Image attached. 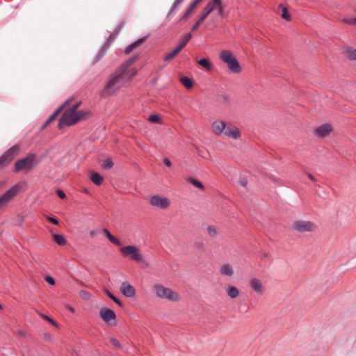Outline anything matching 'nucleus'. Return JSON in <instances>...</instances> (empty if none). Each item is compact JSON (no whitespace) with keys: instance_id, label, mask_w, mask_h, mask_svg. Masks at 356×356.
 <instances>
[{"instance_id":"4be33fe9","label":"nucleus","mask_w":356,"mask_h":356,"mask_svg":"<svg viewBox=\"0 0 356 356\" xmlns=\"http://www.w3.org/2000/svg\"><path fill=\"white\" fill-rule=\"evenodd\" d=\"M277 13L286 21L291 20V15L288 13L287 8L283 5H280L277 8Z\"/></svg>"},{"instance_id":"052dcab7","label":"nucleus","mask_w":356,"mask_h":356,"mask_svg":"<svg viewBox=\"0 0 356 356\" xmlns=\"http://www.w3.org/2000/svg\"><path fill=\"white\" fill-rule=\"evenodd\" d=\"M67 308L72 313H74L75 312L74 309L73 307H68Z\"/></svg>"},{"instance_id":"5701e85b","label":"nucleus","mask_w":356,"mask_h":356,"mask_svg":"<svg viewBox=\"0 0 356 356\" xmlns=\"http://www.w3.org/2000/svg\"><path fill=\"white\" fill-rule=\"evenodd\" d=\"M103 233L111 243L118 246L121 245L120 241L115 236L112 235L108 229H104Z\"/></svg>"},{"instance_id":"69168bd1","label":"nucleus","mask_w":356,"mask_h":356,"mask_svg":"<svg viewBox=\"0 0 356 356\" xmlns=\"http://www.w3.org/2000/svg\"><path fill=\"white\" fill-rule=\"evenodd\" d=\"M0 309H2V306L0 305Z\"/></svg>"},{"instance_id":"393cba45","label":"nucleus","mask_w":356,"mask_h":356,"mask_svg":"<svg viewBox=\"0 0 356 356\" xmlns=\"http://www.w3.org/2000/svg\"><path fill=\"white\" fill-rule=\"evenodd\" d=\"M180 51H181V49L179 47H176L175 49H173L169 53L165 54V56H164V60L170 61L173 58H175Z\"/></svg>"},{"instance_id":"f704fd0d","label":"nucleus","mask_w":356,"mask_h":356,"mask_svg":"<svg viewBox=\"0 0 356 356\" xmlns=\"http://www.w3.org/2000/svg\"><path fill=\"white\" fill-rule=\"evenodd\" d=\"M113 166V162L111 159H107L104 161L103 168L104 169L108 170L111 169Z\"/></svg>"},{"instance_id":"c03bdc74","label":"nucleus","mask_w":356,"mask_h":356,"mask_svg":"<svg viewBox=\"0 0 356 356\" xmlns=\"http://www.w3.org/2000/svg\"><path fill=\"white\" fill-rule=\"evenodd\" d=\"M356 348V340H355L352 345H351V347H350V349L349 350V351L348 352V354H350L351 353H353V350Z\"/></svg>"},{"instance_id":"e433bc0d","label":"nucleus","mask_w":356,"mask_h":356,"mask_svg":"<svg viewBox=\"0 0 356 356\" xmlns=\"http://www.w3.org/2000/svg\"><path fill=\"white\" fill-rule=\"evenodd\" d=\"M186 180L188 182H189V183H191V184H193V185H194L195 186H196L197 188H200V181H197V180H195V179H193V178H192V177H186Z\"/></svg>"},{"instance_id":"bb28decb","label":"nucleus","mask_w":356,"mask_h":356,"mask_svg":"<svg viewBox=\"0 0 356 356\" xmlns=\"http://www.w3.org/2000/svg\"><path fill=\"white\" fill-rule=\"evenodd\" d=\"M179 81L187 89H190L193 87V81L187 76H180Z\"/></svg>"},{"instance_id":"4d7b16f0","label":"nucleus","mask_w":356,"mask_h":356,"mask_svg":"<svg viewBox=\"0 0 356 356\" xmlns=\"http://www.w3.org/2000/svg\"><path fill=\"white\" fill-rule=\"evenodd\" d=\"M181 1L182 0H176L172 6V8H175L176 6H177L179 3H181Z\"/></svg>"},{"instance_id":"ea45409f","label":"nucleus","mask_w":356,"mask_h":356,"mask_svg":"<svg viewBox=\"0 0 356 356\" xmlns=\"http://www.w3.org/2000/svg\"><path fill=\"white\" fill-rule=\"evenodd\" d=\"M56 193H57L58 196L60 198H61V199H63V200L65 199L66 195H65V193H64L62 190H58V191H56Z\"/></svg>"},{"instance_id":"c85d7f7f","label":"nucleus","mask_w":356,"mask_h":356,"mask_svg":"<svg viewBox=\"0 0 356 356\" xmlns=\"http://www.w3.org/2000/svg\"><path fill=\"white\" fill-rule=\"evenodd\" d=\"M207 234L211 237H216L219 234V229L213 225H209L207 228Z\"/></svg>"},{"instance_id":"0eeeda50","label":"nucleus","mask_w":356,"mask_h":356,"mask_svg":"<svg viewBox=\"0 0 356 356\" xmlns=\"http://www.w3.org/2000/svg\"><path fill=\"white\" fill-rule=\"evenodd\" d=\"M36 165L35 156L34 154H29L26 157L15 162L14 165L15 172L29 170L33 168Z\"/></svg>"},{"instance_id":"37998d69","label":"nucleus","mask_w":356,"mask_h":356,"mask_svg":"<svg viewBox=\"0 0 356 356\" xmlns=\"http://www.w3.org/2000/svg\"><path fill=\"white\" fill-rule=\"evenodd\" d=\"M47 220H48L50 222H51V223H53V224H54V225H58V220H57L56 218H55L48 217Z\"/></svg>"},{"instance_id":"79ce46f5","label":"nucleus","mask_w":356,"mask_h":356,"mask_svg":"<svg viewBox=\"0 0 356 356\" xmlns=\"http://www.w3.org/2000/svg\"><path fill=\"white\" fill-rule=\"evenodd\" d=\"M111 343H112L113 346H115V347H120V342L114 339V338H112L111 339Z\"/></svg>"},{"instance_id":"423d86ee","label":"nucleus","mask_w":356,"mask_h":356,"mask_svg":"<svg viewBox=\"0 0 356 356\" xmlns=\"http://www.w3.org/2000/svg\"><path fill=\"white\" fill-rule=\"evenodd\" d=\"M24 184L18 183L0 197V211L22 191Z\"/></svg>"},{"instance_id":"cd10ccee","label":"nucleus","mask_w":356,"mask_h":356,"mask_svg":"<svg viewBox=\"0 0 356 356\" xmlns=\"http://www.w3.org/2000/svg\"><path fill=\"white\" fill-rule=\"evenodd\" d=\"M200 0H195V1H194L193 3H191L188 8H187L186 13H184V15H183L181 19L182 20H185L191 14V13L193 11L194 8H195L196 5L197 4V3L200 1Z\"/></svg>"},{"instance_id":"6e6552de","label":"nucleus","mask_w":356,"mask_h":356,"mask_svg":"<svg viewBox=\"0 0 356 356\" xmlns=\"http://www.w3.org/2000/svg\"><path fill=\"white\" fill-rule=\"evenodd\" d=\"M291 228L293 230L300 233L313 232L316 230L317 226L313 222L299 220L293 222Z\"/></svg>"},{"instance_id":"4468645a","label":"nucleus","mask_w":356,"mask_h":356,"mask_svg":"<svg viewBox=\"0 0 356 356\" xmlns=\"http://www.w3.org/2000/svg\"><path fill=\"white\" fill-rule=\"evenodd\" d=\"M120 290L121 293L125 297H127V298H132L136 294L135 288L127 282H124L122 283Z\"/></svg>"},{"instance_id":"7ed1b4c3","label":"nucleus","mask_w":356,"mask_h":356,"mask_svg":"<svg viewBox=\"0 0 356 356\" xmlns=\"http://www.w3.org/2000/svg\"><path fill=\"white\" fill-rule=\"evenodd\" d=\"M152 291L157 298L161 299H165L172 302H177L180 300V296L177 292L164 286L161 284H155L153 286Z\"/></svg>"},{"instance_id":"49530a36","label":"nucleus","mask_w":356,"mask_h":356,"mask_svg":"<svg viewBox=\"0 0 356 356\" xmlns=\"http://www.w3.org/2000/svg\"><path fill=\"white\" fill-rule=\"evenodd\" d=\"M112 300H113L115 303H117L119 306L120 307H122V302L118 299L115 296H114V299H112Z\"/></svg>"},{"instance_id":"39448f33","label":"nucleus","mask_w":356,"mask_h":356,"mask_svg":"<svg viewBox=\"0 0 356 356\" xmlns=\"http://www.w3.org/2000/svg\"><path fill=\"white\" fill-rule=\"evenodd\" d=\"M120 252L123 257H129L131 260L143 263L145 258L141 254L140 249L135 245H126L120 249Z\"/></svg>"},{"instance_id":"4c0bfd02","label":"nucleus","mask_w":356,"mask_h":356,"mask_svg":"<svg viewBox=\"0 0 356 356\" xmlns=\"http://www.w3.org/2000/svg\"><path fill=\"white\" fill-rule=\"evenodd\" d=\"M149 121L152 123H160L161 122V118L157 115H152L148 118Z\"/></svg>"},{"instance_id":"c756f323","label":"nucleus","mask_w":356,"mask_h":356,"mask_svg":"<svg viewBox=\"0 0 356 356\" xmlns=\"http://www.w3.org/2000/svg\"><path fill=\"white\" fill-rule=\"evenodd\" d=\"M191 38V34L187 33L180 40L179 44L177 46L179 47L181 50L186 45L188 42Z\"/></svg>"},{"instance_id":"09e8293b","label":"nucleus","mask_w":356,"mask_h":356,"mask_svg":"<svg viewBox=\"0 0 356 356\" xmlns=\"http://www.w3.org/2000/svg\"><path fill=\"white\" fill-rule=\"evenodd\" d=\"M112 300H113L115 303H117L119 306L120 307H122V302L118 299L115 296H114V299H112Z\"/></svg>"},{"instance_id":"0e129e2a","label":"nucleus","mask_w":356,"mask_h":356,"mask_svg":"<svg viewBox=\"0 0 356 356\" xmlns=\"http://www.w3.org/2000/svg\"><path fill=\"white\" fill-rule=\"evenodd\" d=\"M355 24H356V17H355Z\"/></svg>"},{"instance_id":"9d476101","label":"nucleus","mask_w":356,"mask_h":356,"mask_svg":"<svg viewBox=\"0 0 356 356\" xmlns=\"http://www.w3.org/2000/svg\"><path fill=\"white\" fill-rule=\"evenodd\" d=\"M124 83L131 80L137 73L134 67H124L121 65L119 69L115 72Z\"/></svg>"},{"instance_id":"680f3d73","label":"nucleus","mask_w":356,"mask_h":356,"mask_svg":"<svg viewBox=\"0 0 356 356\" xmlns=\"http://www.w3.org/2000/svg\"><path fill=\"white\" fill-rule=\"evenodd\" d=\"M17 218L19 219V221L21 222L22 221V217L20 215H18Z\"/></svg>"},{"instance_id":"72a5a7b5","label":"nucleus","mask_w":356,"mask_h":356,"mask_svg":"<svg viewBox=\"0 0 356 356\" xmlns=\"http://www.w3.org/2000/svg\"><path fill=\"white\" fill-rule=\"evenodd\" d=\"M61 108H58V110H56L49 118L48 120L46 121L45 124H44V126H47L49 124H50L53 120H54L57 115H58V113H60V111Z\"/></svg>"},{"instance_id":"5fc2aeb1","label":"nucleus","mask_w":356,"mask_h":356,"mask_svg":"<svg viewBox=\"0 0 356 356\" xmlns=\"http://www.w3.org/2000/svg\"><path fill=\"white\" fill-rule=\"evenodd\" d=\"M240 183L243 186H246L248 181L245 178H243L240 180Z\"/></svg>"},{"instance_id":"a211bd4d","label":"nucleus","mask_w":356,"mask_h":356,"mask_svg":"<svg viewBox=\"0 0 356 356\" xmlns=\"http://www.w3.org/2000/svg\"><path fill=\"white\" fill-rule=\"evenodd\" d=\"M219 273L222 276L231 277L234 274L232 266L229 264H224L219 268Z\"/></svg>"},{"instance_id":"a18cd8bd","label":"nucleus","mask_w":356,"mask_h":356,"mask_svg":"<svg viewBox=\"0 0 356 356\" xmlns=\"http://www.w3.org/2000/svg\"><path fill=\"white\" fill-rule=\"evenodd\" d=\"M344 22L348 24H355V18L349 19H345Z\"/></svg>"},{"instance_id":"aec40b11","label":"nucleus","mask_w":356,"mask_h":356,"mask_svg":"<svg viewBox=\"0 0 356 356\" xmlns=\"http://www.w3.org/2000/svg\"><path fill=\"white\" fill-rule=\"evenodd\" d=\"M146 39H147V37H144V38H142L136 40V42H133L132 44H129L124 49V54L127 55L129 53H131L133 51V49L140 46L146 40Z\"/></svg>"},{"instance_id":"2eb2a0df","label":"nucleus","mask_w":356,"mask_h":356,"mask_svg":"<svg viewBox=\"0 0 356 356\" xmlns=\"http://www.w3.org/2000/svg\"><path fill=\"white\" fill-rule=\"evenodd\" d=\"M227 127L225 122L219 120L214 121L211 125L213 132L218 136L225 134Z\"/></svg>"},{"instance_id":"58836bf2","label":"nucleus","mask_w":356,"mask_h":356,"mask_svg":"<svg viewBox=\"0 0 356 356\" xmlns=\"http://www.w3.org/2000/svg\"><path fill=\"white\" fill-rule=\"evenodd\" d=\"M41 316L45 319L46 321H49V323H51V324H53L55 326H57V323L52 319L50 317H49L48 316H46V315H44V314H41Z\"/></svg>"},{"instance_id":"dca6fc26","label":"nucleus","mask_w":356,"mask_h":356,"mask_svg":"<svg viewBox=\"0 0 356 356\" xmlns=\"http://www.w3.org/2000/svg\"><path fill=\"white\" fill-rule=\"evenodd\" d=\"M99 315L102 320L106 323L110 322L112 320H115L116 318L115 312L112 309H108L106 307H103L101 309Z\"/></svg>"},{"instance_id":"8fccbe9b","label":"nucleus","mask_w":356,"mask_h":356,"mask_svg":"<svg viewBox=\"0 0 356 356\" xmlns=\"http://www.w3.org/2000/svg\"><path fill=\"white\" fill-rule=\"evenodd\" d=\"M81 296L84 298H87L89 296V293L86 291H81Z\"/></svg>"},{"instance_id":"9b49d317","label":"nucleus","mask_w":356,"mask_h":356,"mask_svg":"<svg viewBox=\"0 0 356 356\" xmlns=\"http://www.w3.org/2000/svg\"><path fill=\"white\" fill-rule=\"evenodd\" d=\"M149 203L152 206L160 209H165L170 205V200L160 195H154L149 198Z\"/></svg>"},{"instance_id":"6e6d98bb","label":"nucleus","mask_w":356,"mask_h":356,"mask_svg":"<svg viewBox=\"0 0 356 356\" xmlns=\"http://www.w3.org/2000/svg\"><path fill=\"white\" fill-rule=\"evenodd\" d=\"M17 334L22 337H25L26 336V332L24 330H19L17 332Z\"/></svg>"},{"instance_id":"de8ad7c7","label":"nucleus","mask_w":356,"mask_h":356,"mask_svg":"<svg viewBox=\"0 0 356 356\" xmlns=\"http://www.w3.org/2000/svg\"><path fill=\"white\" fill-rule=\"evenodd\" d=\"M112 300H113L115 303H117L119 306L120 307H122V302L118 299L115 296H114V299H112Z\"/></svg>"},{"instance_id":"bf43d9fd","label":"nucleus","mask_w":356,"mask_h":356,"mask_svg":"<svg viewBox=\"0 0 356 356\" xmlns=\"http://www.w3.org/2000/svg\"><path fill=\"white\" fill-rule=\"evenodd\" d=\"M307 175H308L309 178L312 181H316V179H315V178H314V177L311 174H309V173Z\"/></svg>"},{"instance_id":"b1692460","label":"nucleus","mask_w":356,"mask_h":356,"mask_svg":"<svg viewBox=\"0 0 356 356\" xmlns=\"http://www.w3.org/2000/svg\"><path fill=\"white\" fill-rule=\"evenodd\" d=\"M226 291L231 298H236L239 296V291L236 286H229Z\"/></svg>"},{"instance_id":"a878e982","label":"nucleus","mask_w":356,"mask_h":356,"mask_svg":"<svg viewBox=\"0 0 356 356\" xmlns=\"http://www.w3.org/2000/svg\"><path fill=\"white\" fill-rule=\"evenodd\" d=\"M90 179L91 181L96 185H101L103 181L102 177L97 172H91L90 174Z\"/></svg>"},{"instance_id":"603ef678","label":"nucleus","mask_w":356,"mask_h":356,"mask_svg":"<svg viewBox=\"0 0 356 356\" xmlns=\"http://www.w3.org/2000/svg\"><path fill=\"white\" fill-rule=\"evenodd\" d=\"M200 24V19H198L196 23L195 24V25L193 26L192 30L193 31H195L197 29V27L199 26V24Z\"/></svg>"},{"instance_id":"a19ab883","label":"nucleus","mask_w":356,"mask_h":356,"mask_svg":"<svg viewBox=\"0 0 356 356\" xmlns=\"http://www.w3.org/2000/svg\"><path fill=\"white\" fill-rule=\"evenodd\" d=\"M45 280H46V282H47V283H49V284H51V285H54V284H55V280H54V279L53 277H49V276L46 277H45Z\"/></svg>"},{"instance_id":"3c124183","label":"nucleus","mask_w":356,"mask_h":356,"mask_svg":"<svg viewBox=\"0 0 356 356\" xmlns=\"http://www.w3.org/2000/svg\"><path fill=\"white\" fill-rule=\"evenodd\" d=\"M163 163H165V165H167L168 167H170L172 165V163L170 162V161L168 159H165L163 160Z\"/></svg>"},{"instance_id":"f03ea898","label":"nucleus","mask_w":356,"mask_h":356,"mask_svg":"<svg viewBox=\"0 0 356 356\" xmlns=\"http://www.w3.org/2000/svg\"><path fill=\"white\" fill-rule=\"evenodd\" d=\"M123 81L118 75L114 72L110 76L107 83L102 90L100 95L103 98H108L115 94L123 86Z\"/></svg>"},{"instance_id":"20e7f679","label":"nucleus","mask_w":356,"mask_h":356,"mask_svg":"<svg viewBox=\"0 0 356 356\" xmlns=\"http://www.w3.org/2000/svg\"><path fill=\"white\" fill-rule=\"evenodd\" d=\"M220 58L223 63L227 64L230 72L233 73H240L241 72L242 69L239 63L230 51H222L220 54Z\"/></svg>"},{"instance_id":"ddd939ff","label":"nucleus","mask_w":356,"mask_h":356,"mask_svg":"<svg viewBox=\"0 0 356 356\" xmlns=\"http://www.w3.org/2000/svg\"><path fill=\"white\" fill-rule=\"evenodd\" d=\"M332 130L333 127L331 124L325 123L316 127L314 129V133L316 136H318L319 138H323L327 136L332 131Z\"/></svg>"},{"instance_id":"473e14b6","label":"nucleus","mask_w":356,"mask_h":356,"mask_svg":"<svg viewBox=\"0 0 356 356\" xmlns=\"http://www.w3.org/2000/svg\"><path fill=\"white\" fill-rule=\"evenodd\" d=\"M138 60V56H134L132 58L127 60L125 63H122L124 67H131V66Z\"/></svg>"},{"instance_id":"f3484780","label":"nucleus","mask_w":356,"mask_h":356,"mask_svg":"<svg viewBox=\"0 0 356 356\" xmlns=\"http://www.w3.org/2000/svg\"><path fill=\"white\" fill-rule=\"evenodd\" d=\"M250 286L258 294H262L264 291V287L261 281L257 278H252L250 281Z\"/></svg>"},{"instance_id":"7c9ffc66","label":"nucleus","mask_w":356,"mask_h":356,"mask_svg":"<svg viewBox=\"0 0 356 356\" xmlns=\"http://www.w3.org/2000/svg\"><path fill=\"white\" fill-rule=\"evenodd\" d=\"M53 238L54 241L59 245H65L67 243L66 239L61 234H54Z\"/></svg>"},{"instance_id":"f257e3e1","label":"nucleus","mask_w":356,"mask_h":356,"mask_svg":"<svg viewBox=\"0 0 356 356\" xmlns=\"http://www.w3.org/2000/svg\"><path fill=\"white\" fill-rule=\"evenodd\" d=\"M79 104L80 103L77 102L71 108L66 109L59 120V129H62L65 126L73 125L89 115V113L77 111Z\"/></svg>"},{"instance_id":"1a4fd4ad","label":"nucleus","mask_w":356,"mask_h":356,"mask_svg":"<svg viewBox=\"0 0 356 356\" xmlns=\"http://www.w3.org/2000/svg\"><path fill=\"white\" fill-rule=\"evenodd\" d=\"M19 152L20 147L18 145H15L7 150L0 157V170L9 164L13 160V159L19 154Z\"/></svg>"},{"instance_id":"6ab92c4d","label":"nucleus","mask_w":356,"mask_h":356,"mask_svg":"<svg viewBox=\"0 0 356 356\" xmlns=\"http://www.w3.org/2000/svg\"><path fill=\"white\" fill-rule=\"evenodd\" d=\"M225 134L233 139H237L240 137L241 132L238 129L229 124L227 127Z\"/></svg>"},{"instance_id":"c9c22d12","label":"nucleus","mask_w":356,"mask_h":356,"mask_svg":"<svg viewBox=\"0 0 356 356\" xmlns=\"http://www.w3.org/2000/svg\"><path fill=\"white\" fill-rule=\"evenodd\" d=\"M218 101L221 104H228L229 103V97L227 95H222L218 97Z\"/></svg>"},{"instance_id":"13d9d810","label":"nucleus","mask_w":356,"mask_h":356,"mask_svg":"<svg viewBox=\"0 0 356 356\" xmlns=\"http://www.w3.org/2000/svg\"><path fill=\"white\" fill-rule=\"evenodd\" d=\"M97 234V232L95 230H92L90 232V236L91 237H94Z\"/></svg>"},{"instance_id":"864d4df0","label":"nucleus","mask_w":356,"mask_h":356,"mask_svg":"<svg viewBox=\"0 0 356 356\" xmlns=\"http://www.w3.org/2000/svg\"><path fill=\"white\" fill-rule=\"evenodd\" d=\"M106 294L112 300L114 299V296L109 291L105 290Z\"/></svg>"},{"instance_id":"2f4dec72","label":"nucleus","mask_w":356,"mask_h":356,"mask_svg":"<svg viewBox=\"0 0 356 356\" xmlns=\"http://www.w3.org/2000/svg\"><path fill=\"white\" fill-rule=\"evenodd\" d=\"M202 67L205 68L208 72H211L213 70V65L209 60L202 58Z\"/></svg>"},{"instance_id":"f8f14e48","label":"nucleus","mask_w":356,"mask_h":356,"mask_svg":"<svg viewBox=\"0 0 356 356\" xmlns=\"http://www.w3.org/2000/svg\"><path fill=\"white\" fill-rule=\"evenodd\" d=\"M218 10V14L221 15L222 6L220 0H211L204 8V13L202 14V21L213 10Z\"/></svg>"},{"instance_id":"e2e57ef3","label":"nucleus","mask_w":356,"mask_h":356,"mask_svg":"<svg viewBox=\"0 0 356 356\" xmlns=\"http://www.w3.org/2000/svg\"><path fill=\"white\" fill-rule=\"evenodd\" d=\"M70 102V100L67 101V102L65 103V104L63 105V106H67V105L69 104Z\"/></svg>"},{"instance_id":"412c9836","label":"nucleus","mask_w":356,"mask_h":356,"mask_svg":"<svg viewBox=\"0 0 356 356\" xmlns=\"http://www.w3.org/2000/svg\"><path fill=\"white\" fill-rule=\"evenodd\" d=\"M343 54L349 60L356 61V49L346 47L343 49Z\"/></svg>"}]
</instances>
